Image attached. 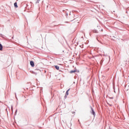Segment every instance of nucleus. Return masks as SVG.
<instances>
[{
  "mask_svg": "<svg viewBox=\"0 0 129 129\" xmlns=\"http://www.w3.org/2000/svg\"><path fill=\"white\" fill-rule=\"evenodd\" d=\"M30 65H31V66L32 67H35V63H34V61H30Z\"/></svg>",
  "mask_w": 129,
  "mask_h": 129,
  "instance_id": "1",
  "label": "nucleus"
},
{
  "mask_svg": "<svg viewBox=\"0 0 129 129\" xmlns=\"http://www.w3.org/2000/svg\"><path fill=\"white\" fill-rule=\"evenodd\" d=\"M70 91V89H69L66 93V95H69V93L68 92H69Z\"/></svg>",
  "mask_w": 129,
  "mask_h": 129,
  "instance_id": "2",
  "label": "nucleus"
},
{
  "mask_svg": "<svg viewBox=\"0 0 129 129\" xmlns=\"http://www.w3.org/2000/svg\"><path fill=\"white\" fill-rule=\"evenodd\" d=\"M92 109V113L93 115H95V112H94V110H93V108H91Z\"/></svg>",
  "mask_w": 129,
  "mask_h": 129,
  "instance_id": "3",
  "label": "nucleus"
},
{
  "mask_svg": "<svg viewBox=\"0 0 129 129\" xmlns=\"http://www.w3.org/2000/svg\"><path fill=\"white\" fill-rule=\"evenodd\" d=\"M75 72H76V70H74V71H71L70 72V73H71V74H72V73H75Z\"/></svg>",
  "mask_w": 129,
  "mask_h": 129,
  "instance_id": "4",
  "label": "nucleus"
},
{
  "mask_svg": "<svg viewBox=\"0 0 129 129\" xmlns=\"http://www.w3.org/2000/svg\"><path fill=\"white\" fill-rule=\"evenodd\" d=\"M0 51H3V45L0 43Z\"/></svg>",
  "mask_w": 129,
  "mask_h": 129,
  "instance_id": "5",
  "label": "nucleus"
},
{
  "mask_svg": "<svg viewBox=\"0 0 129 129\" xmlns=\"http://www.w3.org/2000/svg\"><path fill=\"white\" fill-rule=\"evenodd\" d=\"M55 68L57 70H59V67L58 66H55Z\"/></svg>",
  "mask_w": 129,
  "mask_h": 129,
  "instance_id": "6",
  "label": "nucleus"
},
{
  "mask_svg": "<svg viewBox=\"0 0 129 129\" xmlns=\"http://www.w3.org/2000/svg\"><path fill=\"white\" fill-rule=\"evenodd\" d=\"M14 7L15 8H18V4L17 3V2H16L15 3H14Z\"/></svg>",
  "mask_w": 129,
  "mask_h": 129,
  "instance_id": "7",
  "label": "nucleus"
}]
</instances>
